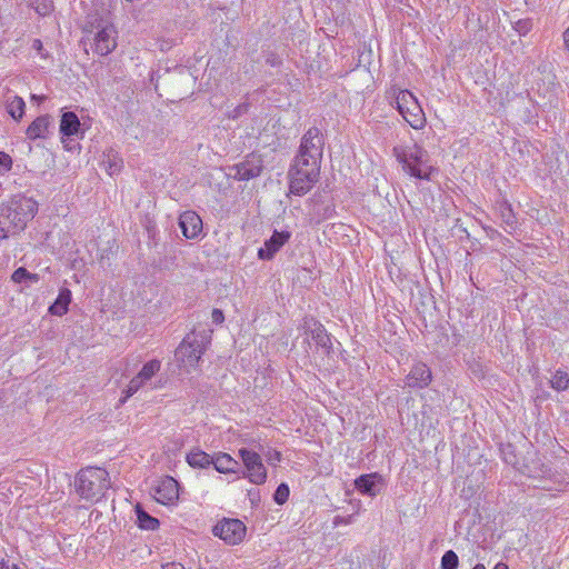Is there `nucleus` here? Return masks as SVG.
Returning <instances> with one entry per match:
<instances>
[{
	"mask_svg": "<svg viewBox=\"0 0 569 569\" xmlns=\"http://www.w3.org/2000/svg\"><path fill=\"white\" fill-rule=\"evenodd\" d=\"M38 211V202L26 196H14L0 206V240L24 230Z\"/></svg>",
	"mask_w": 569,
	"mask_h": 569,
	"instance_id": "f257e3e1",
	"label": "nucleus"
},
{
	"mask_svg": "<svg viewBox=\"0 0 569 569\" xmlns=\"http://www.w3.org/2000/svg\"><path fill=\"white\" fill-rule=\"evenodd\" d=\"M392 153L402 170L412 178L429 181L438 172L431 162L429 152L417 142L399 143L393 147Z\"/></svg>",
	"mask_w": 569,
	"mask_h": 569,
	"instance_id": "f03ea898",
	"label": "nucleus"
},
{
	"mask_svg": "<svg viewBox=\"0 0 569 569\" xmlns=\"http://www.w3.org/2000/svg\"><path fill=\"white\" fill-rule=\"evenodd\" d=\"M110 487L109 473L98 467H88L76 477L77 493L90 501H99Z\"/></svg>",
	"mask_w": 569,
	"mask_h": 569,
	"instance_id": "7ed1b4c3",
	"label": "nucleus"
},
{
	"mask_svg": "<svg viewBox=\"0 0 569 569\" xmlns=\"http://www.w3.org/2000/svg\"><path fill=\"white\" fill-rule=\"evenodd\" d=\"M210 341L211 335L209 331H192L188 333L176 349L174 356L177 361L186 371L190 372L197 368Z\"/></svg>",
	"mask_w": 569,
	"mask_h": 569,
	"instance_id": "20e7f679",
	"label": "nucleus"
},
{
	"mask_svg": "<svg viewBox=\"0 0 569 569\" xmlns=\"http://www.w3.org/2000/svg\"><path fill=\"white\" fill-rule=\"evenodd\" d=\"M320 174V163L296 157L289 170V190L295 196L308 193L317 183Z\"/></svg>",
	"mask_w": 569,
	"mask_h": 569,
	"instance_id": "39448f33",
	"label": "nucleus"
},
{
	"mask_svg": "<svg viewBox=\"0 0 569 569\" xmlns=\"http://www.w3.org/2000/svg\"><path fill=\"white\" fill-rule=\"evenodd\" d=\"M392 98L395 99L398 112L412 129L420 130L425 128L427 123L426 114L418 99L411 91L395 89Z\"/></svg>",
	"mask_w": 569,
	"mask_h": 569,
	"instance_id": "423d86ee",
	"label": "nucleus"
},
{
	"mask_svg": "<svg viewBox=\"0 0 569 569\" xmlns=\"http://www.w3.org/2000/svg\"><path fill=\"white\" fill-rule=\"evenodd\" d=\"M239 456L244 466L242 476L253 485L264 483L267 480V469L262 463L260 455L250 449L241 448L239 449Z\"/></svg>",
	"mask_w": 569,
	"mask_h": 569,
	"instance_id": "0eeeda50",
	"label": "nucleus"
},
{
	"mask_svg": "<svg viewBox=\"0 0 569 569\" xmlns=\"http://www.w3.org/2000/svg\"><path fill=\"white\" fill-rule=\"evenodd\" d=\"M247 527L239 519L223 518L212 528L213 536L223 540L227 545L236 546L243 541Z\"/></svg>",
	"mask_w": 569,
	"mask_h": 569,
	"instance_id": "6e6552de",
	"label": "nucleus"
},
{
	"mask_svg": "<svg viewBox=\"0 0 569 569\" xmlns=\"http://www.w3.org/2000/svg\"><path fill=\"white\" fill-rule=\"evenodd\" d=\"M323 138L316 127L310 128L302 137L297 157L321 163Z\"/></svg>",
	"mask_w": 569,
	"mask_h": 569,
	"instance_id": "1a4fd4ad",
	"label": "nucleus"
},
{
	"mask_svg": "<svg viewBox=\"0 0 569 569\" xmlns=\"http://www.w3.org/2000/svg\"><path fill=\"white\" fill-rule=\"evenodd\" d=\"M161 362L157 359H152L143 365L141 370L130 380L127 389L124 390V398L120 401L123 403L128 398L133 396L144 385H147L160 370Z\"/></svg>",
	"mask_w": 569,
	"mask_h": 569,
	"instance_id": "9d476101",
	"label": "nucleus"
},
{
	"mask_svg": "<svg viewBox=\"0 0 569 569\" xmlns=\"http://www.w3.org/2000/svg\"><path fill=\"white\" fill-rule=\"evenodd\" d=\"M117 47V30L113 24L100 26L93 36L92 49L100 56H108Z\"/></svg>",
	"mask_w": 569,
	"mask_h": 569,
	"instance_id": "9b49d317",
	"label": "nucleus"
},
{
	"mask_svg": "<svg viewBox=\"0 0 569 569\" xmlns=\"http://www.w3.org/2000/svg\"><path fill=\"white\" fill-rule=\"evenodd\" d=\"M262 170V160L259 156L251 154L244 161L230 168L229 176L237 180L246 181L258 177Z\"/></svg>",
	"mask_w": 569,
	"mask_h": 569,
	"instance_id": "f8f14e48",
	"label": "nucleus"
},
{
	"mask_svg": "<svg viewBox=\"0 0 569 569\" xmlns=\"http://www.w3.org/2000/svg\"><path fill=\"white\" fill-rule=\"evenodd\" d=\"M154 499L162 505H173L179 499V485L172 477H166L154 488Z\"/></svg>",
	"mask_w": 569,
	"mask_h": 569,
	"instance_id": "ddd939ff",
	"label": "nucleus"
},
{
	"mask_svg": "<svg viewBox=\"0 0 569 569\" xmlns=\"http://www.w3.org/2000/svg\"><path fill=\"white\" fill-rule=\"evenodd\" d=\"M432 380L430 368L423 363L418 362L413 365L410 372L406 376V386L412 389H423L429 386Z\"/></svg>",
	"mask_w": 569,
	"mask_h": 569,
	"instance_id": "4468645a",
	"label": "nucleus"
},
{
	"mask_svg": "<svg viewBox=\"0 0 569 569\" xmlns=\"http://www.w3.org/2000/svg\"><path fill=\"white\" fill-rule=\"evenodd\" d=\"M179 227L187 239H196L202 232V220L197 212L188 210L180 214Z\"/></svg>",
	"mask_w": 569,
	"mask_h": 569,
	"instance_id": "2eb2a0df",
	"label": "nucleus"
},
{
	"mask_svg": "<svg viewBox=\"0 0 569 569\" xmlns=\"http://www.w3.org/2000/svg\"><path fill=\"white\" fill-rule=\"evenodd\" d=\"M290 239L288 231H274L270 239L264 241L263 247L258 251V257L262 260H270Z\"/></svg>",
	"mask_w": 569,
	"mask_h": 569,
	"instance_id": "dca6fc26",
	"label": "nucleus"
},
{
	"mask_svg": "<svg viewBox=\"0 0 569 569\" xmlns=\"http://www.w3.org/2000/svg\"><path fill=\"white\" fill-rule=\"evenodd\" d=\"M355 487L360 493L375 497L381 490L382 477L378 473L362 475L356 479Z\"/></svg>",
	"mask_w": 569,
	"mask_h": 569,
	"instance_id": "f3484780",
	"label": "nucleus"
},
{
	"mask_svg": "<svg viewBox=\"0 0 569 569\" xmlns=\"http://www.w3.org/2000/svg\"><path fill=\"white\" fill-rule=\"evenodd\" d=\"M212 465L220 473H237L240 470L239 462L224 452L217 453L212 458Z\"/></svg>",
	"mask_w": 569,
	"mask_h": 569,
	"instance_id": "a211bd4d",
	"label": "nucleus"
},
{
	"mask_svg": "<svg viewBox=\"0 0 569 569\" xmlns=\"http://www.w3.org/2000/svg\"><path fill=\"white\" fill-rule=\"evenodd\" d=\"M50 127V117L40 116L36 118L27 128L26 134L30 140L46 138Z\"/></svg>",
	"mask_w": 569,
	"mask_h": 569,
	"instance_id": "6ab92c4d",
	"label": "nucleus"
},
{
	"mask_svg": "<svg viewBox=\"0 0 569 569\" xmlns=\"http://www.w3.org/2000/svg\"><path fill=\"white\" fill-rule=\"evenodd\" d=\"M80 120L72 111L63 112L60 120V133L63 137L77 136L80 131Z\"/></svg>",
	"mask_w": 569,
	"mask_h": 569,
	"instance_id": "aec40b11",
	"label": "nucleus"
},
{
	"mask_svg": "<svg viewBox=\"0 0 569 569\" xmlns=\"http://www.w3.org/2000/svg\"><path fill=\"white\" fill-rule=\"evenodd\" d=\"M72 293L68 288H61L54 302L49 307V312L52 316L61 317L69 310Z\"/></svg>",
	"mask_w": 569,
	"mask_h": 569,
	"instance_id": "412c9836",
	"label": "nucleus"
},
{
	"mask_svg": "<svg viewBox=\"0 0 569 569\" xmlns=\"http://www.w3.org/2000/svg\"><path fill=\"white\" fill-rule=\"evenodd\" d=\"M26 103L19 96H12L7 99L6 109L10 117L17 121L22 119L24 114Z\"/></svg>",
	"mask_w": 569,
	"mask_h": 569,
	"instance_id": "4be33fe9",
	"label": "nucleus"
},
{
	"mask_svg": "<svg viewBox=\"0 0 569 569\" xmlns=\"http://www.w3.org/2000/svg\"><path fill=\"white\" fill-rule=\"evenodd\" d=\"M212 458L200 449L192 450L187 455V462L193 468H207L212 465Z\"/></svg>",
	"mask_w": 569,
	"mask_h": 569,
	"instance_id": "5701e85b",
	"label": "nucleus"
},
{
	"mask_svg": "<svg viewBox=\"0 0 569 569\" xmlns=\"http://www.w3.org/2000/svg\"><path fill=\"white\" fill-rule=\"evenodd\" d=\"M103 166L107 172L110 176H113L121 171L123 167V161L122 158L118 154V152L109 150L107 153H104Z\"/></svg>",
	"mask_w": 569,
	"mask_h": 569,
	"instance_id": "b1692460",
	"label": "nucleus"
},
{
	"mask_svg": "<svg viewBox=\"0 0 569 569\" xmlns=\"http://www.w3.org/2000/svg\"><path fill=\"white\" fill-rule=\"evenodd\" d=\"M136 513L141 529L156 530L159 527V520L146 512L140 506H137Z\"/></svg>",
	"mask_w": 569,
	"mask_h": 569,
	"instance_id": "393cba45",
	"label": "nucleus"
},
{
	"mask_svg": "<svg viewBox=\"0 0 569 569\" xmlns=\"http://www.w3.org/2000/svg\"><path fill=\"white\" fill-rule=\"evenodd\" d=\"M11 280L16 283H22L24 281L37 283L40 280V277L37 273L29 272L24 267H19L11 274Z\"/></svg>",
	"mask_w": 569,
	"mask_h": 569,
	"instance_id": "a878e982",
	"label": "nucleus"
},
{
	"mask_svg": "<svg viewBox=\"0 0 569 569\" xmlns=\"http://www.w3.org/2000/svg\"><path fill=\"white\" fill-rule=\"evenodd\" d=\"M311 332H312V339L317 342V345H319L320 347H322L325 349L330 348V338L322 325H320L318 322H313V328H312Z\"/></svg>",
	"mask_w": 569,
	"mask_h": 569,
	"instance_id": "bb28decb",
	"label": "nucleus"
},
{
	"mask_svg": "<svg viewBox=\"0 0 569 569\" xmlns=\"http://www.w3.org/2000/svg\"><path fill=\"white\" fill-rule=\"evenodd\" d=\"M550 385L557 391L566 390L569 387L568 373L562 370H557L550 380Z\"/></svg>",
	"mask_w": 569,
	"mask_h": 569,
	"instance_id": "cd10ccee",
	"label": "nucleus"
},
{
	"mask_svg": "<svg viewBox=\"0 0 569 569\" xmlns=\"http://www.w3.org/2000/svg\"><path fill=\"white\" fill-rule=\"evenodd\" d=\"M535 465L532 468L530 466H526V473L531 478H545L550 470L546 468L540 461H532Z\"/></svg>",
	"mask_w": 569,
	"mask_h": 569,
	"instance_id": "c85d7f7f",
	"label": "nucleus"
},
{
	"mask_svg": "<svg viewBox=\"0 0 569 569\" xmlns=\"http://www.w3.org/2000/svg\"><path fill=\"white\" fill-rule=\"evenodd\" d=\"M459 565V558L453 550H448L441 558V569H457Z\"/></svg>",
	"mask_w": 569,
	"mask_h": 569,
	"instance_id": "c756f323",
	"label": "nucleus"
},
{
	"mask_svg": "<svg viewBox=\"0 0 569 569\" xmlns=\"http://www.w3.org/2000/svg\"><path fill=\"white\" fill-rule=\"evenodd\" d=\"M289 498V487L286 483H280L274 491L273 499L278 505H283Z\"/></svg>",
	"mask_w": 569,
	"mask_h": 569,
	"instance_id": "7c9ffc66",
	"label": "nucleus"
},
{
	"mask_svg": "<svg viewBox=\"0 0 569 569\" xmlns=\"http://www.w3.org/2000/svg\"><path fill=\"white\" fill-rule=\"evenodd\" d=\"M12 168V158L4 151H0V171L6 173Z\"/></svg>",
	"mask_w": 569,
	"mask_h": 569,
	"instance_id": "2f4dec72",
	"label": "nucleus"
},
{
	"mask_svg": "<svg viewBox=\"0 0 569 569\" xmlns=\"http://www.w3.org/2000/svg\"><path fill=\"white\" fill-rule=\"evenodd\" d=\"M34 9L40 16L44 17L50 13V11L52 10V6L49 1L44 0L43 2L37 4Z\"/></svg>",
	"mask_w": 569,
	"mask_h": 569,
	"instance_id": "473e14b6",
	"label": "nucleus"
},
{
	"mask_svg": "<svg viewBox=\"0 0 569 569\" xmlns=\"http://www.w3.org/2000/svg\"><path fill=\"white\" fill-rule=\"evenodd\" d=\"M502 217L508 224L513 223V214H512V210L509 204H503Z\"/></svg>",
	"mask_w": 569,
	"mask_h": 569,
	"instance_id": "72a5a7b5",
	"label": "nucleus"
},
{
	"mask_svg": "<svg viewBox=\"0 0 569 569\" xmlns=\"http://www.w3.org/2000/svg\"><path fill=\"white\" fill-rule=\"evenodd\" d=\"M212 322L220 325L224 320L223 312L220 309H213L211 313Z\"/></svg>",
	"mask_w": 569,
	"mask_h": 569,
	"instance_id": "f704fd0d",
	"label": "nucleus"
},
{
	"mask_svg": "<svg viewBox=\"0 0 569 569\" xmlns=\"http://www.w3.org/2000/svg\"><path fill=\"white\" fill-rule=\"evenodd\" d=\"M267 459L270 463L279 462L281 460V453L277 450H270L267 453Z\"/></svg>",
	"mask_w": 569,
	"mask_h": 569,
	"instance_id": "c9c22d12",
	"label": "nucleus"
},
{
	"mask_svg": "<svg viewBox=\"0 0 569 569\" xmlns=\"http://www.w3.org/2000/svg\"><path fill=\"white\" fill-rule=\"evenodd\" d=\"M0 569H19V567L16 563L2 560L0 561Z\"/></svg>",
	"mask_w": 569,
	"mask_h": 569,
	"instance_id": "e433bc0d",
	"label": "nucleus"
},
{
	"mask_svg": "<svg viewBox=\"0 0 569 569\" xmlns=\"http://www.w3.org/2000/svg\"><path fill=\"white\" fill-rule=\"evenodd\" d=\"M247 110V107L246 106H238L234 110H233V113L230 116L231 118L236 119L237 117H239L240 114H242L244 111Z\"/></svg>",
	"mask_w": 569,
	"mask_h": 569,
	"instance_id": "4c0bfd02",
	"label": "nucleus"
},
{
	"mask_svg": "<svg viewBox=\"0 0 569 569\" xmlns=\"http://www.w3.org/2000/svg\"><path fill=\"white\" fill-rule=\"evenodd\" d=\"M32 48L34 50H37L42 57H44V54L41 53V50H42V42H41V40L34 39L33 42H32Z\"/></svg>",
	"mask_w": 569,
	"mask_h": 569,
	"instance_id": "58836bf2",
	"label": "nucleus"
},
{
	"mask_svg": "<svg viewBox=\"0 0 569 569\" xmlns=\"http://www.w3.org/2000/svg\"><path fill=\"white\" fill-rule=\"evenodd\" d=\"M517 30H518L519 32H523V33H526V32L528 31V22H526V21H519V22L517 23Z\"/></svg>",
	"mask_w": 569,
	"mask_h": 569,
	"instance_id": "ea45409f",
	"label": "nucleus"
},
{
	"mask_svg": "<svg viewBox=\"0 0 569 569\" xmlns=\"http://www.w3.org/2000/svg\"><path fill=\"white\" fill-rule=\"evenodd\" d=\"M563 41H565L566 49L569 53V28L563 32Z\"/></svg>",
	"mask_w": 569,
	"mask_h": 569,
	"instance_id": "a19ab883",
	"label": "nucleus"
},
{
	"mask_svg": "<svg viewBox=\"0 0 569 569\" xmlns=\"http://www.w3.org/2000/svg\"><path fill=\"white\" fill-rule=\"evenodd\" d=\"M46 99L44 96L31 94V100L38 103L42 102Z\"/></svg>",
	"mask_w": 569,
	"mask_h": 569,
	"instance_id": "79ce46f5",
	"label": "nucleus"
},
{
	"mask_svg": "<svg viewBox=\"0 0 569 569\" xmlns=\"http://www.w3.org/2000/svg\"><path fill=\"white\" fill-rule=\"evenodd\" d=\"M493 569H509L508 566L503 562H498Z\"/></svg>",
	"mask_w": 569,
	"mask_h": 569,
	"instance_id": "37998d69",
	"label": "nucleus"
},
{
	"mask_svg": "<svg viewBox=\"0 0 569 569\" xmlns=\"http://www.w3.org/2000/svg\"><path fill=\"white\" fill-rule=\"evenodd\" d=\"M472 569H486L482 563H477Z\"/></svg>",
	"mask_w": 569,
	"mask_h": 569,
	"instance_id": "c03bdc74",
	"label": "nucleus"
},
{
	"mask_svg": "<svg viewBox=\"0 0 569 569\" xmlns=\"http://www.w3.org/2000/svg\"><path fill=\"white\" fill-rule=\"evenodd\" d=\"M505 460H506L508 463H512V465H513V463H516V462L513 461V459H511V458H507V457H506V458H505Z\"/></svg>",
	"mask_w": 569,
	"mask_h": 569,
	"instance_id": "a18cd8bd",
	"label": "nucleus"
}]
</instances>
